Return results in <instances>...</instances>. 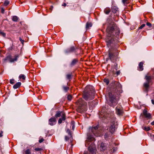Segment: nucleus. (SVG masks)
Listing matches in <instances>:
<instances>
[{
    "label": "nucleus",
    "mask_w": 154,
    "mask_h": 154,
    "mask_svg": "<svg viewBox=\"0 0 154 154\" xmlns=\"http://www.w3.org/2000/svg\"><path fill=\"white\" fill-rule=\"evenodd\" d=\"M107 36L106 42L109 50V58L112 62L115 61L119 54V42L117 37L120 33L119 29L114 22L111 23L106 29Z\"/></svg>",
    "instance_id": "obj_1"
},
{
    "label": "nucleus",
    "mask_w": 154,
    "mask_h": 154,
    "mask_svg": "<svg viewBox=\"0 0 154 154\" xmlns=\"http://www.w3.org/2000/svg\"><path fill=\"white\" fill-rule=\"evenodd\" d=\"M110 92L106 94L105 96L106 98L108 97L109 100L108 104L110 106L114 107L117 103L116 98V95H118L122 93V86L119 82L115 81H112L110 84Z\"/></svg>",
    "instance_id": "obj_2"
},
{
    "label": "nucleus",
    "mask_w": 154,
    "mask_h": 154,
    "mask_svg": "<svg viewBox=\"0 0 154 154\" xmlns=\"http://www.w3.org/2000/svg\"><path fill=\"white\" fill-rule=\"evenodd\" d=\"M99 126L97 125L96 126H93L89 128V132L87 134V137L85 141V145L86 146L91 144L88 148V150L92 154L95 153L96 149L94 141L95 140V139L94 135L96 137L101 136L102 134L101 132L99 131Z\"/></svg>",
    "instance_id": "obj_3"
},
{
    "label": "nucleus",
    "mask_w": 154,
    "mask_h": 154,
    "mask_svg": "<svg viewBox=\"0 0 154 154\" xmlns=\"http://www.w3.org/2000/svg\"><path fill=\"white\" fill-rule=\"evenodd\" d=\"M95 94L93 86L88 85L85 88L83 92V97L86 100H90L94 98Z\"/></svg>",
    "instance_id": "obj_4"
},
{
    "label": "nucleus",
    "mask_w": 154,
    "mask_h": 154,
    "mask_svg": "<svg viewBox=\"0 0 154 154\" xmlns=\"http://www.w3.org/2000/svg\"><path fill=\"white\" fill-rule=\"evenodd\" d=\"M77 104L79 106L77 109V111L80 113H82L87 110V103L81 98L76 102Z\"/></svg>",
    "instance_id": "obj_5"
},
{
    "label": "nucleus",
    "mask_w": 154,
    "mask_h": 154,
    "mask_svg": "<svg viewBox=\"0 0 154 154\" xmlns=\"http://www.w3.org/2000/svg\"><path fill=\"white\" fill-rule=\"evenodd\" d=\"M110 125L109 128V130L111 133H113L117 128V123L116 118L114 116H112L110 118ZM108 128L107 129L108 130Z\"/></svg>",
    "instance_id": "obj_6"
},
{
    "label": "nucleus",
    "mask_w": 154,
    "mask_h": 154,
    "mask_svg": "<svg viewBox=\"0 0 154 154\" xmlns=\"http://www.w3.org/2000/svg\"><path fill=\"white\" fill-rule=\"evenodd\" d=\"M154 78V74L151 76L146 75L145 77V79L146 82L143 84V87L144 88V91L147 92L148 91V88L149 86V84L151 82V80Z\"/></svg>",
    "instance_id": "obj_7"
},
{
    "label": "nucleus",
    "mask_w": 154,
    "mask_h": 154,
    "mask_svg": "<svg viewBox=\"0 0 154 154\" xmlns=\"http://www.w3.org/2000/svg\"><path fill=\"white\" fill-rule=\"evenodd\" d=\"M117 69V64L116 63H115L112 66V68L110 70V75H114L116 74L117 75H119L120 73V72L119 70L116 72Z\"/></svg>",
    "instance_id": "obj_8"
},
{
    "label": "nucleus",
    "mask_w": 154,
    "mask_h": 154,
    "mask_svg": "<svg viewBox=\"0 0 154 154\" xmlns=\"http://www.w3.org/2000/svg\"><path fill=\"white\" fill-rule=\"evenodd\" d=\"M116 113L119 116H122L123 113L122 107L121 106L118 105L116 108Z\"/></svg>",
    "instance_id": "obj_9"
},
{
    "label": "nucleus",
    "mask_w": 154,
    "mask_h": 154,
    "mask_svg": "<svg viewBox=\"0 0 154 154\" xmlns=\"http://www.w3.org/2000/svg\"><path fill=\"white\" fill-rule=\"evenodd\" d=\"M99 117L103 119H106L108 117L109 118L110 117L109 114H107L106 112H104L102 110L100 113Z\"/></svg>",
    "instance_id": "obj_10"
},
{
    "label": "nucleus",
    "mask_w": 154,
    "mask_h": 154,
    "mask_svg": "<svg viewBox=\"0 0 154 154\" xmlns=\"http://www.w3.org/2000/svg\"><path fill=\"white\" fill-rule=\"evenodd\" d=\"M143 115L144 117L147 119H149L152 118L151 114L148 112L147 111L146 109L143 110Z\"/></svg>",
    "instance_id": "obj_11"
},
{
    "label": "nucleus",
    "mask_w": 154,
    "mask_h": 154,
    "mask_svg": "<svg viewBox=\"0 0 154 154\" xmlns=\"http://www.w3.org/2000/svg\"><path fill=\"white\" fill-rule=\"evenodd\" d=\"M75 50V48L74 46H72L64 51V52L66 54L74 52Z\"/></svg>",
    "instance_id": "obj_12"
},
{
    "label": "nucleus",
    "mask_w": 154,
    "mask_h": 154,
    "mask_svg": "<svg viewBox=\"0 0 154 154\" xmlns=\"http://www.w3.org/2000/svg\"><path fill=\"white\" fill-rule=\"evenodd\" d=\"M56 122V119L54 117H52L49 120V124L51 126L55 124Z\"/></svg>",
    "instance_id": "obj_13"
},
{
    "label": "nucleus",
    "mask_w": 154,
    "mask_h": 154,
    "mask_svg": "<svg viewBox=\"0 0 154 154\" xmlns=\"http://www.w3.org/2000/svg\"><path fill=\"white\" fill-rule=\"evenodd\" d=\"M65 114L64 113H62L61 115V117L60 118L58 121V123L61 124L62 123L63 121H65L66 120Z\"/></svg>",
    "instance_id": "obj_14"
},
{
    "label": "nucleus",
    "mask_w": 154,
    "mask_h": 154,
    "mask_svg": "<svg viewBox=\"0 0 154 154\" xmlns=\"http://www.w3.org/2000/svg\"><path fill=\"white\" fill-rule=\"evenodd\" d=\"M111 9L112 12L114 13H117L119 11L118 8L116 6L114 5L112 6Z\"/></svg>",
    "instance_id": "obj_15"
},
{
    "label": "nucleus",
    "mask_w": 154,
    "mask_h": 154,
    "mask_svg": "<svg viewBox=\"0 0 154 154\" xmlns=\"http://www.w3.org/2000/svg\"><path fill=\"white\" fill-rule=\"evenodd\" d=\"M19 57V54H16L14 56V58H12L11 57V63H13L14 62L17 61Z\"/></svg>",
    "instance_id": "obj_16"
},
{
    "label": "nucleus",
    "mask_w": 154,
    "mask_h": 154,
    "mask_svg": "<svg viewBox=\"0 0 154 154\" xmlns=\"http://www.w3.org/2000/svg\"><path fill=\"white\" fill-rule=\"evenodd\" d=\"M78 61V60L77 59H73L72 61L70 64V66H74Z\"/></svg>",
    "instance_id": "obj_17"
},
{
    "label": "nucleus",
    "mask_w": 154,
    "mask_h": 154,
    "mask_svg": "<svg viewBox=\"0 0 154 154\" xmlns=\"http://www.w3.org/2000/svg\"><path fill=\"white\" fill-rule=\"evenodd\" d=\"M21 82H17L13 86V88L14 89H17L19 88L21 86Z\"/></svg>",
    "instance_id": "obj_18"
},
{
    "label": "nucleus",
    "mask_w": 154,
    "mask_h": 154,
    "mask_svg": "<svg viewBox=\"0 0 154 154\" xmlns=\"http://www.w3.org/2000/svg\"><path fill=\"white\" fill-rule=\"evenodd\" d=\"M143 63L142 62H140L139 63L138 68V69L139 71H141L143 70Z\"/></svg>",
    "instance_id": "obj_19"
},
{
    "label": "nucleus",
    "mask_w": 154,
    "mask_h": 154,
    "mask_svg": "<svg viewBox=\"0 0 154 154\" xmlns=\"http://www.w3.org/2000/svg\"><path fill=\"white\" fill-rule=\"evenodd\" d=\"M5 61L7 60L9 61L10 63H11V55H9L7 56L5 58L3 59Z\"/></svg>",
    "instance_id": "obj_20"
},
{
    "label": "nucleus",
    "mask_w": 154,
    "mask_h": 154,
    "mask_svg": "<svg viewBox=\"0 0 154 154\" xmlns=\"http://www.w3.org/2000/svg\"><path fill=\"white\" fill-rule=\"evenodd\" d=\"M62 113L64 112H62L57 111L55 116L56 118L61 116Z\"/></svg>",
    "instance_id": "obj_21"
},
{
    "label": "nucleus",
    "mask_w": 154,
    "mask_h": 154,
    "mask_svg": "<svg viewBox=\"0 0 154 154\" xmlns=\"http://www.w3.org/2000/svg\"><path fill=\"white\" fill-rule=\"evenodd\" d=\"M104 12L106 14H108L110 12V10L109 8H106L104 10Z\"/></svg>",
    "instance_id": "obj_22"
},
{
    "label": "nucleus",
    "mask_w": 154,
    "mask_h": 154,
    "mask_svg": "<svg viewBox=\"0 0 154 154\" xmlns=\"http://www.w3.org/2000/svg\"><path fill=\"white\" fill-rule=\"evenodd\" d=\"M18 19V17L16 16H13L12 18V20L14 22H17Z\"/></svg>",
    "instance_id": "obj_23"
},
{
    "label": "nucleus",
    "mask_w": 154,
    "mask_h": 154,
    "mask_svg": "<svg viewBox=\"0 0 154 154\" xmlns=\"http://www.w3.org/2000/svg\"><path fill=\"white\" fill-rule=\"evenodd\" d=\"M100 147L102 149V150H103L106 149V146H105V144L104 143H102L100 145Z\"/></svg>",
    "instance_id": "obj_24"
},
{
    "label": "nucleus",
    "mask_w": 154,
    "mask_h": 154,
    "mask_svg": "<svg viewBox=\"0 0 154 154\" xmlns=\"http://www.w3.org/2000/svg\"><path fill=\"white\" fill-rule=\"evenodd\" d=\"M92 26V23L90 22H87L86 24V29L91 27Z\"/></svg>",
    "instance_id": "obj_25"
},
{
    "label": "nucleus",
    "mask_w": 154,
    "mask_h": 154,
    "mask_svg": "<svg viewBox=\"0 0 154 154\" xmlns=\"http://www.w3.org/2000/svg\"><path fill=\"white\" fill-rule=\"evenodd\" d=\"M19 79H22L23 80H25L26 78V77L24 75L21 74L19 76Z\"/></svg>",
    "instance_id": "obj_26"
},
{
    "label": "nucleus",
    "mask_w": 154,
    "mask_h": 154,
    "mask_svg": "<svg viewBox=\"0 0 154 154\" xmlns=\"http://www.w3.org/2000/svg\"><path fill=\"white\" fill-rule=\"evenodd\" d=\"M63 88L64 91L66 92L69 89L68 87L64 86H63Z\"/></svg>",
    "instance_id": "obj_27"
},
{
    "label": "nucleus",
    "mask_w": 154,
    "mask_h": 154,
    "mask_svg": "<svg viewBox=\"0 0 154 154\" xmlns=\"http://www.w3.org/2000/svg\"><path fill=\"white\" fill-rule=\"evenodd\" d=\"M143 129L145 130L146 131H148L150 130V128L149 127L145 126L143 127Z\"/></svg>",
    "instance_id": "obj_28"
},
{
    "label": "nucleus",
    "mask_w": 154,
    "mask_h": 154,
    "mask_svg": "<svg viewBox=\"0 0 154 154\" xmlns=\"http://www.w3.org/2000/svg\"><path fill=\"white\" fill-rule=\"evenodd\" d=\"M122 2L125 5L128 3L129 2V0H122Z\"/></svg>",
    "instance_id": "obj_29"
},
{
    "label": "nucleus",
    "mask_w": 154,
    "mask_h": 154,
    "mask_svg": "<svg viewBox=\"0 0 154 154\" xmlns=\"http://www.w3.org/2000/svg\"><path fill=\"white\" fill-rule=\"evenodd\" d=\"M67 79L70 80L71 79V75L70 74H68L66 75Z\"/></svg>",
    "instance_id": "obj_30"
},
{
    "label": "nucleus",
    "mask_w": 154,
    "mask_h": 154,
    "mask_svg": "<svg viewBox=\"0 0 154 154\" xmlns=\"http://www.w3.org/2000/svg\"><path fill=\"white\" fill-rule=\"evenodd\" d=\"M104 82L107 85H108L109 83V80L107 79H104Z\"/></svg>",
    "instance_id": "obj_31"
},
{
    "label": "nucleus",
    "mask_w": 154,
    "mask_h": 154,
    "mask_svg": "<svg viewBox=\"0 0 154 154\" xmlns=\"http://www.w3.org/2000/svg\"><path fill=\"white\" fill-rule=\"evenodd\" d=\"M72 99V96L70 95H68L67 96V99L69 101H71Z\"/></svg>",
    "instance_id": "obj_32"
},
{
    "label": "nucleus",
    "mask_w": 154,
    "mask_h": 154,
    "mask_svg": "<svg viewBox=\"0 0 154 154\" xmlns=\"http://www.w3.org/2000/svg\"><path fill=\"white\" fill-rule=\"evenodd\" d=\"M9 3V2L8 1H6L4 3V5L5 6H6L8 5Z\"/></svg>",
    "instance_id": "obj_33"
},
{
    "label": "nucleus",
    "mask_w": 154,
    "mask_h": 154,
    "mask_svg": "<svg viewBox=\"0 0 154 154\" xmlns=\"http://www.w3.org/2000/svg\"><path fill=\"white\" fill-rule=\"evenodd\" d=\"M26 154H30V152L29 149H27L25 151Z\"/></svg>",
    "instance_id": "obj_34"
},
{
    "label": "nucleus",
    "mask_w": 154,
    "mask_h": 154,
    "mask_svg": "<svg viewBox=\"0 0 154 154\" xmlns=\"http://www.w3.org/2000/svg\"><path fill=\"white\" fill-rule=\"evenodd\" d=\"M35 150L36 151H40L42 150V149L40 148H35Z\"/></svg>",
    "instance_id": "obj_35"
},
{
    "label": "nucleus",
    "mask_w": 154,
    "mask_h": 154,
    "mask_svg": "<svg viewBox=\"0 0 154 154\" xmlns=\"http://www.w3.org/2000/svg\"><path fill=\"white\" fill-rule=\"evenodd\" d=\"M0 35H2V36H3L4 37H5V35H6V34H5V33H4V32H3L0 31Z\"/></svg>",
    "instance_id": "obj_36"
},
{
    "label": "nucleus",
    "mask_w": 154,
    "mask_h": 154,
    "mask_svg": "<svg viewBox=\"0 0 154 154\" xmlns=\"http://www.w3.org/2000/svg\"><path fill=\"white\" fill-rule=\"evenodd\" d=\"M145 26V24H142L140 27H139L138 29H141L143 28Z\"/></svg>",
    "instance_id": "obj_37"
},
{
    "label": "nucleus",
    "mask_w": 154,
    "mask_h": 154,
    "mask_svg": "<svg viewBox=\"0 0 154 154\" xmlns=\"http://www.w3.org/2000/svg\"><path fill=\"white\" fill-rule=\"evenodd\" d=\"M74 122L73 121L71 122V124L72 125V129L73 130L75 128V125L74 124Z\"/></svg>",
    "instance_id": "obj_38"
},
{
    "label": "nucleus",
    "mask_w": 154,
    "mask_h": 154,
    "mask_svg": "<svg viewBox=\"0 0 154 154\" xmlns=\"http://www.w3.org/2000/svg\"><path fill=\"white\" fill-rule=\"evenodd\" d=\"M66 132L67 133H68V134L70 136H71V132H70V130H69V129H68L67 130V131H66Z\"/></svg>",
    "instance_id": "obj_39"
},
{
    "label": "nucleus",
    "mask_w": 154,
    "mask_h": 154,
    "mask_svg": "<svg viewBox=\"0 0 154 154\" xmlns=\"http://www.w3.org/2000/svg\"><path fill=\"white\" fill-rule=\"evenodd\" d=\"M10 83L11 84H13L14 83V79H11L10 80Z\"/></svg>",
    "instance_id": "obj_40"
},
{
    "label": "nucleus",
    "mask_w": 154,
    "mask_h": 154,
    "mask_svg": "<svg viewBox=\"0 0 154 154\" xmlns=\"http://www.w3.org/2000/svg\"><path fill=\"white\" fill-rule=\"evenodd\" d=\"M146 25L148 26H149V27H151L152 26L151 23L149 22H147L146 23Z\"/></svg>",
    "instance_id": "obj_41"
},
{
    "label": "nucleus",
    "mask_w": 154,
    "mask_h": 154,
    "mask_svg": "<svg viewBox=\"0 0 154 154\" xmlns=\"http://www.w3.org/2000/svg\"><path fill=\"white\" fill-rule=\"evenodd\" d=\"M44 141V139L43 138H42L41 139H40L39 140V142L40 143H41L42 142H43Z\"/></svg>",
    "instance_id": "obj_42"
},
{
    "label": "nucleus",
    "mask_w": 154,
    "mask_h": 154,
    "mask_svg": "<svg viewBox=\"0 0 154 154\" xmlns=\"http://www.w3.org/2000/svg\"><path fill=\"white\" fill-rule=\"evenodd\" d=\"M19 40L23 44L24 42V41L23 40H22V39L20 38Z\"/></svg>",
    "instance_id": "obj_43"
},
{
    "label": "nucleus",
    "mask_w": 154,
    "mask_h": 154,
    "mask_svg": "<svg viewBox=\"0 0 154 154\" xmlns=\"http://www.w3.org/2000/svg\"><path fill=\"white\" fill-rule=\"evenodd\" d=\"M65 139L66 141H67L69 140V138L68 136H66L65 137Z\"/></svg>",
    "instance_id": "obj_44"
},
{
    "label": "nucleus",
    "mask_w": 154,
    "mask_h": 154,
    "mask_svg": "<svg viewBox=\"0 0 154 154\" xmlns=\"http://www.w3.org/2000/svg\"><path fill=\"white\" fill-rule=\"evenodd\" d=\"M3 133V131H1L0 132V137H2Z\"/></svg>",
    "instance_id": "obj_45"
},
{
    "label": "nucleus",
    "mask_w": 154,
    "mask_h": 154,
    "mask_svg": "<svg viewBox=\"0 0 154 154\" xmlns=\"http://www.w3.org/2000/svg\"><path fill=\"white\" fill-rule=\"evenodd\" d=\"M4 12H5V10H4V9L3 8H2V9H1V12H2V13H4Z\"/></svg>",
    "instance_id": "obj_46"
},
{
    "label": "nucleus",
    "mask_w": 154,
    "mask_h": 154,
    "mask_svg": "<svg viewBox=\"0 0 154 154\" xmlns=\"http://www.w3.org/2000/svg\"><path fill=\"white\" fill-rule=\"evenodd\" d=\"M104 137L106 139L108 137V134L107 133H106L104 135Z\"/></svg>",
    "instance_id": "obj_47"
},
{
    "label": "nucleus",
    "mask_w": 154,
    "mask_h": 154,
    "mask_svg": "<svg viewBox=\"0 0 154 154\" xmlns=\"http://www.w3.org/2000/svg\"><path fill=\"white\" fill-rule=\"evenodd\" d=\"M13 48L12 47H11L8 48V50L9 51H11L12 50Z\"/></svg>",
    "instance_id": "obj_48"
},
{
    "label": "nucleus",
    "mask_w": 154,
    "mask_h": 154,
    "mask_svg": "<svg viewBox=\"0 0 154 154\" xmlns=\"http://www.w3.org/2000/svg\"><path fill=\"white\" fill-rule=\"evenodd\" d=\"M93 103H94V102L93 101L89 102V105L90 106L91 105V103H92V104H93Z\"/></svg>",
    "instance_id": "obj_49"
},
{
    "label": "nucleus",
    "mask_w": 154,
    "mask_h": 154,
    "mask_svg": "<svg viewBox=\"0 0 154 154\" xmlns=\"http://www.w3.org/2000/svg\"><path fill=\"white\" fill-rule=\"evenodd\" d=\"M151 102H152V103L153 104H154V100H152Z\"/></svg>",
    "instance_id": "obj_50"
},
{
    "label": "nucleus",
    "mask_w": 154,
    "mask_h": 154,
    "mask_svg": "<svg viewBox=\"0 0 154 154\" xmlns=\"http://www.w3.org/2000/svg\"><path fill=\"white\" fill-rule=\"evenodd\" d=\"M151 125H154V121H153L151 123Z\"/></svg>",
    "instance_id": "obj_51"
},
{
    "label": "nucleus",
    "mask_w": 154,
    "mask_h": 154,
    "mask_svg": "<svg viewBox=\"0 0 154 154\" xmlns=\"http://www.w3.org/2000/svg\"><path fill=\"white\" fill-rule=\"evenodd\" d=\"M66 5L65 3H64L62 5L65 7L66 6Z\"/></svg>",
    "instance_id": "obj_52"
},
{
    "label": "nucleus",
    "mask_w": 154,
    "mask_h": 154,
    "mask_svg": "<svg viewBox=\"0 0 154 154\" xmlns=\"http://www.w3.org/2000/svg\"><path fill=\"white\" fill-rule=\"evenodd\" d=\"M84 154H88V152H85Z\"/></svg>",
    "instance_id": "obj_53"
},
{
    "label": "nucleus",
    "mask_w": 154,
    "mask_h": 154,
    "mask_svg": "<svg viewBox=\"0 0 154 154\" xmlns=\"http://www.w3.org/2000/svg\"><path fill=\"white\" fill-rule=\"evenodd\" d=\"M53 7L52 6H51V8H50V9H51V10H52V9H53Z\"/></svg>",
    "instance_id": "obj_54"
},
{
    "label": "nucleus",
    "mask_w": 154,
    "mask_h": 154,
    "mask_svg": "<svg viewBox=\"0 0 154 154\" xmlns=\"http://www.w3.org/2000/svg\"><path fill=\"white\" fill-rule=\"evenodd\" d=\"M153 136H154V134Z\"/></svg>",
    "instance_id": "obj_55"
}]
</instances>
